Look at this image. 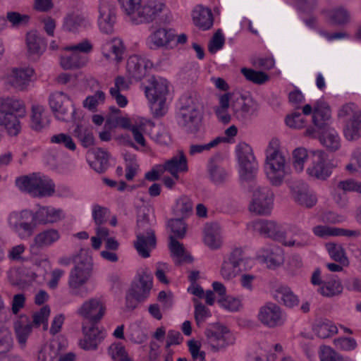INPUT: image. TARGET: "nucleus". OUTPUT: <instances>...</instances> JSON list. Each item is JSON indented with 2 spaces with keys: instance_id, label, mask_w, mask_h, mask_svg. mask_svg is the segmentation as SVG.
I'll use <instances>...</instances> for the list:
<instances>
[{
  "instance_id": "f257e3e1",
  "label": "nucleus",
  "mask_w": 361,
  "mask_h": 361,
  "mask_svg": "<svg viewBox=\"0 0 361 361\" xmlns=\"http://www.w3.org/2000/svg\"><path fill=\"white\" fill-rule=\"evenodd\" d=\"M129 21L135 25L149 24L157 20L166 8L161 0H118Z\"/></svg>"
},
{
  "instance_id": "f03ea898",
  "label": "nucleus",
  "mask_w": 361,
  "mask_h": 361,
  "mask_svg": "<svg viewBox=\"0 0 361 361\" xmlns=\"http://www.w3.org/2000/svg\"><path fill=\"white\" fill-rule=\"evenodd\" d=\"M289 171L287 158L280 149L279 140H271L266 149L265 173L267 179L272 185H281Z\"/></svg>"
},
{
  "instance_id": "7ed1b4c3",
  "label": "nucleus",
  "mask_w": 361,
  "mask_h": 361,
  "mask_svg": "<svg viewBox=\"0 0 361 361\" xmlns=\"http://www.w3.org/2000/svg\"><path fill=\"white\" fill-rule=\"evenodd\" d=\"M26 114L23 101L12 97L0 98V126H3L9 135L16 136L20 131L19 118Z\"/></svg>"
},
{
  "instance_id": "20e7f679",
  "label": "nucleus",
  "mask_w": 361,
  "mask_h": 361,
  "mask_svg": "<svg viewBox=\"0 0 361 361\" xmlns=\"http://www.w3.org/2000/svg\"><path fill=\"white\" fill-rule=\"evenodd\" d=\"M180 108L177 115L178 126L188 134H195L202 126V115L197 99L190 95L180 99Z\"/></svg>"
},
{
  "instance_id": "39448f33",
  "label": "nucleus",
  "mask_w": 361,
  "mask_h": 361,
  "mask_svg": "<svg viewBox=\"0 0 361 361\" xmlns=\"http://www.w3.org/2000/svg\"><path fill=\"white\" fill-rule=\"evenodd\" d=\"M16 185L20 190L37 197H51L55 192L52 180L39 173L19 177L16 180Z\"/></svg>"
},
{
  "instance_id": "423d86ee",
  "label": "nucleus",
  "mask_w": 361,
  "mask_h": 361,
  "mask_svg": "<svg viewBox=\"0 0 361 361\" xmlns=\"http://www.w3.org/2000/svg\"><path fill=\"white\" fill-rule=\"evenodd\" d=\"M91 275L90 256L83 257L71 271L68 278L69 293L72 295L84 298L87 293L81 290V287L89 280Z\"/></svg>"
},
{
  "instance_id": "0eeeda50",
  "label": "nucleus",
  "mask_w": 361,
  "mask_h": 361,
  "mask_svg": "<svg viewBox=\"0 0 361 361\" xmlns=\"http://www.w3.org/2000/svg\"><path fill=\"white\" fill-rule=\"evenodd\" d=\"M240 165V177L242 181H252L256 176L258 164L252 147L245 142H240L236 147Z\"/></svg>"
},
{
  "instance_id": "6e6552de",
  "label": "nucleus",
  "mask_w": 361,
  "mask_h": 361,
  "mask_svg": "<svg viewBox=\"0 0 361 361\" xmlns=\"http://www.w3.org/2000/svg\"><path fill=\"white\" fill-rule=\"evenodd\" d=\"M49 104L56 119L68 122L73 118L74 105L70 97L63 92L56 91L50 94Z\"/></svg>"
},
{
  "instance_id": "1a4fd4ad",
  "label": "nucleus",
  "mask_w": 361,
  "mask_h": 361,
  "mask_svg": "<svg viewBox=\"0 0 361 361\" xmlns=\"http://www.w3.org/2000/svg\"><path fill=\"white\" fill-rule=\"evenodd\" d=\"M134 246L138 254L144 258L149 257L150 252L156 246L154 231L145 219L137 221V240Z\"/></svg>"
},
{
  "instance_id": "9d476101",
  "label": "nucleus",
  "mask_w": 361,
  "mask_h": 361,
  "mask_svg": "<svg viewBox=\"0 0 361 361\" xmlns=\"http://www.w3.org/2000/svg\"><path fill=\"white\" fill-rule=\"evenodd\" d=\"M274 205V193L268 187H259L252 195L249 211L259 216L271 214Z\"/></svg>"
},
{
  "instance_id": "9b49d317",
  "label": "nucleus",
  "mask_w": 361,
  "mask_h": 361,
  "mask_svg": "<svg viewBox=\"0 0 361 361\" xmlns=\"http://www.w3.org/2000/svg\"><path fill=\"white\" fill-rule=\"evenodd\" d=\"M106 310V305L104 298L94 297L84 301L77 310V314L92 324H97L104 317Z\"/></svg>"
},
{
  "instance_id": "f8f14e48",
  "label": "nucleus",
  "mask_w": 361,
  "mask_h": 361,
  "mask_svg": "<svg viewBox=\"0 0 361 361\" xmlns=\"http://www.w3.org/2000/svg\"><path fill=\"white\" fill-rule=\"evenodd\" d=\"M207 341L212 350L217 352L234 344L235 337L228 329L215 324L206 331Z\"/></svg>"
},
{
  "instance_id": "ddd939ff",
  "label": "nucleus",
  "mask_w": 361,
  "mask_h": 361,
  "mask_svg": "<svg viewBox=\"0 0 361 361\" xmlns=\"http://www.w3.org/2000/svg\"><path fill=\"white\" fill-rule=\"evenodd\" d=\"M311 165L307 168L309 176L319 180H326L331 174L330 164L327 162L328 157L322 150L312 151L310 154Z\"/></svg>"
},
{
  "instance_id": "4468645a",
  "label": "nucleus",
  "mask_w": 361,
  "mask_h": 361,
  "mask_svg": "<svg viewBox=\"0 0 361 361\" xmlns=\"http://www.w3.org/2000/svg\"><path fill=\"white\" fill-rule=\"evenodd\" d=\"M82 337L78 341L79 347L84 350H96L99 345L106 337V333L104 330L99 329L92 324L90 326L82 324Z\"/></svg>"
},
{
  "instance_id": "2eb2a0df",
  "label": "nucleus",
  "mask_w": 361,
  "mask_h": 361,
  "mask_svg": "<svg viewBox=\"0 0 361 361\" xmlns=\"http://www.w3.org/2000/svg\"><path fill=\"white\" fill-rule=\"evenodd\" d=\"M31 219H33V214L30 211L13 212L8 217V224L20 238H24L32 233L34 225L30 222Z\"/></svg>"
},
{
  "instance_id": "dca6fc26",
  "label": "nucleus",
  "mask_w": 361,
  "mask_h": 361,
  "mask_svg": "<svg viewBox=\"0 0 361 361\" xmlns=\"http://www.w3.org/2000/svg\"><path fill=\"white\" fill-rule=\"evenodd\" d=\"M247 228L252 233H257L276 240L282 241L284 238V233L280 226L271 220L258 219L250 221L247 224Z\"/></svg>"
},
{
  "instance_id": "f3484780",
  "label": "nucleus",
  "mask_w": 361,
  "mask_h": 361,
  "mask_svg": "<svg viewBox=\"0 0 361 361\" xmlns=\"http://www.w3.org/2000/svg\"><path fill=\"white\" fill-rule=\"evenodd\" d=\"M92 49V44L87 39H84L75 45L67 47L66 50L71 51L72 54L68 56L61 58V66L65 69L79 68L83 66L85 62L80 58L79 54H87Z\"/></svg>"
},
{
  "instance_id": "a211bd4d",
  "label": "nucleus",
  "mask_w": 361,
  "mask_h": 361,
  "mask_svg": "<svg viewBox=\"0 0 361 361\" xmlns=\"http://www.w3.org/2000/svg\"><path fill=\"white\" fill-rule=\"evenodd\" d=\"M153 127V123L143 118L135 119L133 122L126 116L119 117V126L130 130L135 141L140 145L145 147L146 140L143 136L147 133V127Z\"/></svg>"
},
{
  "instance_id": "6ab92c4d",
  "label": "nucleus",
  "mask_w": 361,
  "mask_h": 361,
  "mask_svg": "<svg viewBox=\"0 0 361 361\" xmlns=\"http://www.w3.org/2000/svg\"><path fill=\"white\" fill-rule=\"evenodd\" d=\"M257 317L264 325L270 328L281 326L285 321V316L281 308L272 302L261 307Z\"/></svg>"
},
{
  "instance_id": "aec40b11",
  "label": "nucleus",
  "mask_w": 361,
  "mask_h": 361,
  "mask_svg": "<svg viewBox=\"0 0 361 361\" xmlns=\"http://www.w3.org/2000/svg\"><path fill=\"white\" fill-rule=\"evenodd\" d=\"M256 257L270 269L279 267L284 260L281 248L273 245H267L261 247L257 251Z\"/></svg>"
},
{
  "instance_id": "412c9836",
  "label": "nucleus",
  "mask_w": 361,
  "mask_h": 361,
  "mask_svg": "<svg viewBox=\"0 0 361 361\" xmlns=\"http://www.w3.org/2000/svg\"><path fill=\"white\" fill-rule=\"evenodd\" d=\"M59 238L60 234L57 230L54 228L44 230L34 237L30 245V251L32 255H37L42 249L51 246Z\"/></svg>"
},
{
  "instance_id": "4be33fe9",
  "label": "nucleus",
  "mask_w": 361,
  "mask_h": 361,
  "mask_svg": "<svg viewBox=\"0 0 361 361\" xmlns=\"http://www.w3.org/2000/svg\"><path fill=\"white\" fill-rule=\"evenodd\" d=\"M153 286V278L147 268L140 269L137 273V281L130 289L139 298L145 300L149 295Z\"/></svg>"
},
{
  "instance_id": "5701e85b",
  "label": "nucleus",
  "mask_w": 361,
  "mask_h": 361,
  "mask_svg": "<svg viewBox=\"0 0 361 361\" xmlns=\"http://www.w3.org/2000/svg\"><path fill=\"white\" fill-rule=\"evenodd\" d=\"M161 169V170L169 172L176 180H178L180 173H187L189 169L188 159L184 152L178 150L176 154L162 164Z\"/></svg>"
},
{
  "instance_id": "b1692460",
  "label": "nucleus",
  "mask_w": 361,
  "mask_h": 361,
  "mask_svg": "<svg viewBox=\"0 0 361 361\" xmlns=\"http://www.w3.org/2000/svg\"><path fill=\"white\" fill-rule=\"evenodd\" d=\"M292 195L298 204L306 208L314 207L317 202L316 195L304 183H299L293 186Z\"/></svg>"
},
{
  "instance_id": "393cba45",
  "label": "nucleus",
  "mask_w": 361,
  "mask_h": 361,
  "mask_svg": "<svg viewBox=\"0 0 361 361\" xmlns=\"http://www.w3.org/2000/svg\"><path fill=\"white\" fill-rule=\"evenodd\" d=\"M152 63L148 59L138 55L130 56L127 61L126 70L129 76L135 80H141Z\"/></svg>"
},
{
  "instance_id": "a878e982",
  "label": "nucleus",
  "mask_w": 361,
  "mask_h": 361,
  "mask_svg": "<svg viewBox=\"0 0 361 361\" xmlns=\"http://www.w3.org/2000/svg\"><path fill=\"white\" fill-rule=\"evenodd\" d=\"M99 13L98 23L100 30L106 34L111 33L116 22L115 8L106 1H102L99 4Z\"/></svg>"
},
{
  "instance_id": "bb28decb",
  "label": "nucleus",
  "mask_w": 361,
  "mask_h": 361,
  "mask_svg": "<svg viewBox=\"0 0 361 361\" xmlns=\"http://www.w3.org/2000/svg\"><path fill=\"white\" fill-rule=\"evenodd\" d=\"M34 70L31 68H14L8 75V83L18 90H25L28 87Z\"/></svg>"
},
{
  "instance_id": "cd10ccee",
  "label": "nucleus",
  "mask_w": 361,
  "mask_h": 361,
  "mask_svg": "<svg viewBox=\"0 0 361 361\" xmlns=\"http://www.w3.org/2000/svg\"><path fill=\"white\" fill-rule=\"evenodd\" d=\"M175 37L173 30L159 27L151 33L147 38V42L151 49H159L168 47Z\"/></svg>"
},
{
  "instance_id": "c85d7f7f",
  "label": "nucleus",
  "mask_w": 361,
  "mask_h": 361,
  "mask_svg": "<svg viewBox=\"0 0 361 361\" xmlns=\"http://www.w3.org/2000/svg\"><path fill=\"white\" fill-rule=\"evenodd\" d=\"M168 92L169 85L166 79L156 76L149 79V85L145 87V94L149 100L166 97Z\"/></svg>"
},
{
  "instance_id": "c756f323",
  "label": "nucleus",
  "mask_w": 361,
  "mask_h": 361,
  "mask_svg": "<svg viewBox=\"0 0 361 361\" xmlns=\"http://www.w3.org/2000/svg\"><path fill=\"white\" fill-rule=\"evenodd\" d=\"M63 218V210L53 207H42L33 214V220L42 224L56 223Z\"/></svg>"
},
{
  "instance_id": "7c9ffc66",
  "label": "nucleus",
  "mask_w": 361,
  "mask_h": 361,
  "mask_svg": "<svg viewBox=\"0 0 361 361\" xmlns=\"http://www.w3.org/2000/svg\"><path fill=\"white\" fill-rule=\"evenodd\" d=\"M32 324L28 316L21 314L14 323L16 339L22 348H25L27 338L32 333Z\"/></svg>"
},
{
  "instance_id": "2f4dec72",
  "label": "nucleus",
  "mask_w": 361,
  "mask_h": 361,
  "mask_svg": "<svg viewBox=\"0 0 361 361\" xmlns=\"http://www.w3.org/2000/svg\"><path fill=\"white\" fill-rule=\"evenodd\" d=\"M331 120V110L325 104L317 103L314 106L312 116L313 123L317 130H324L329 128Z\"/></svg>"
},
{
  "instance_id": "473e14b6",
  "label": "nucleus",
  "mask_w": 361,
  "mask_h": 361,
  "mask_svg": "<svg viewBox=\"0 0 361 361\" xmlns=\"http://www.w3.org/2000/svg\"><path fill=\"white\" fill-rule=\"evenodd\" d=\"M192 20L196 26L203 30H209L213 25V17L210 9L197 6L192 11Z\"/></svg>"
},
{
  "instance_id": "72a5a7b5",
  "label": "nucleus",
  "mask_w": 361,
  "mask_h": 361,
  "mask_svg": "<svg viewBox=\"0 0 361 361\" xmlns=\"http://www.w3.org/2000/svg\"><path fill=\"white\" fill-rule=\"evenodd\" d=\"M90 25L88 18L82 13L72 12L68 13L63 19V28L69 32H75L80 28Z\"/></svg>"
},
{
  "instance_id": "f704fd0d",
  "label": "nucleus",
  "mask_w": 361,
  "mask_h": 361,
  "mask_svg": "<svg viewBox=\"0 0 361 361\" xmlns=\"http://www.w3.org/2000/svg\"><path fill=\"white\" fill-rule=\"evenodd\" d=\"M50 123L49 116L44 106L34 105L32 107L30 126L35 131H41L49 126Z\"/></svg>"
},
{
  "instance_id": "c9c22d12",
  "label": "nucleus",
  "mask_w": 361,
  "mask_h": 361,
  "mask_svg": "<svg viewBox=\"0 0 361 361\" xmlns=\"http://www.w3.org/2000/svg\"><path fill=\"white\" fill-rule=\"evenodd\" d=\"M204 243L212 250H217L222 245L220 228L216 224H207L204 229Z\"/></svg>"
},
{
  "instance_id": "e433bc0d",
  "label": "nucleus",
  "mask_w": 361,
  "mask_h": 361,
  "mask_svg": "<svg viewBox=\"0 0 361 361\" xmlns=\"http://www.w3.org/2000/svg\"><path fill=\"white\" fill-rule=\"evenodd\" d=\"M26 44L28 51L31 54H41L46 48L43 38L36 31L27 32Z\"/></svg>"
},
{
  "instance_id": "4c0bfd02",
  "label": "nucleus",
  "mask_w": 361,
  "mask_h": 361,
  "mask_svg": "<svg viewBox=\"0 0 361 361\" xmlns=\"http://www.w3.org/2000/svg\"><path fill=\"white\" fill-rule=\"evenodd\" d=\"M193 212V203L192 200L186 195L178 197L173 207V212L175 215L181 218H186L191 215Z\"/></svg>"
},
{
  "instance_id": "58836bf2",
  "label": "nucleus",
  "mask_w": 361,
  "mask_h": 361,
  "mask_svg": "<svg viewBox=\"0 0 361 361\" xmlns=\"http://www.w3.org/2000/svg\"><path fill=\"white\" fill-rule=\"evenodd\" d=\"M343 134L350 141L357 140L361 137V114L355 118L346 121Z\"/></svg>"
},
{
  "instance_id": "ea45409f",
  "label": "nucleus",
  "mask_w": 361,
  "mask_h": 361,
  "mask_svg": "<svg viewBox=\"0 0 361 361\" xmlns=\"http://www.w3.org/2000/svg\"><path fill=\"white\" fill-rule=\"evenodd\" d=\"M318 131L322 134L320 140L326 148L336 151L340 147V137L334 129L328 128L326 130Z\"/></svg>"
},
{
  "instance_id": "a19ab883",
  "label": "nucleus",
  "mask_w": 361,
  "mask_h": 361,
  "mask_svg": "<svg viewBox=\"0 0 361 361\" xmlns=\"http://www.w3.org/2000/svg\"><path fill=\"white\" fill-rule=\"evenodd\" d=\"M275 299L288 307H293L298 304V297L288 287H279L274 294Z\"/></svg>"
},
{
  "instance_id": "79ce46f5",
  "label": "nucleus",
  "mask_w": 361,
  "mask_h": 361,
  "mask_svg": "<svg viewBox=\"0 0 361 361\" xmlns=\"http://www.w3.org/2000/svg\"><path fill=\"white\" fill-rule=\"evenodd\" d=\"M314 331L318 337L326 338L337 334L338 329L332 322L325 319L317 322Z\"/></svg>"
},
{
  "instance_id": "37998d69",
  "label": "nucleus",
  "mask_w": 361,
  "mask_h": 361,
  "mask_svg": "<svg viewBox=\"0 0 361 361\" xmlns=\"http://www.w3.org/2000/svg\"><path fill=\"white\" fill-rule=\"evenodd\" d=\"M327 18L332 24L343 25L350 22V15L345 8L338 7L329 11Z\"/></svg>"
},
{
  "instance_id": "c03bdc74",
  "label": "nucleus",
  "mask_w": 361,
  "mask_h": 361,
  "mask_svg": "<svg viewBox=\"0 0 361 361\" xmlns=\"http://www.w3.org/2000/svg\"><path fill=\"white\" fill-rule=\"evenodd\" d=\"M343 291V286L339 280L331 279L325 281L323 285L319 288L318 292L325 297H334Z\"/></svg>"
},
{
  "instance_id": "a18cd8bd",
  "label": "nucleus",
  "mask_w": 361,
  "mask_h": 361,
  "mask_svg": "<svg viewBox=\"0 0 361 361\" xmlns=\"http://www.w3.org/2000/svg\"><path fill=\"white\" fill-rule=\"evenodd\" d=\"M325 246L329 255L334 261L344 266L348 265V259L341 245L335 243H328Z\"/></svg>"
},
{
  "instance_id": "49530a36",
  "label": "nucleus",
  "mask_w": 361,
  "mask_h": 361,
  "mask_svg": "<svg viewBox=\"0 0 361 361\" xmlns=\"http://www.w3.org/2000/svg\"><path fill=\"white\" fill-rule=\"evenodd\" d=\"M94 153L95 159L91 166L98 173L104 172L109 166V154L101 148L96 149Z\"/></svg>"
},
{
  "instance_id": "de8ad7c7",
  "label": "nucleus",
  "mask_w": 361,
  "mask_h": 361,
  "mask_svg": "<svg viewBox=\"0 0 361 361\" xmlns=\"http://www.w3.org/2000/svg\"><path fill=\"white\" fill-rule=\"evenodd\" d=\"M233 111L236 118L239 120H244L247 118L251 111V106L243 97L236 98L231 105Z\"/></svg>"
},
{
  "instance_id": "09e8293b",
  "label": "nucleus",
  "mask_w": 361,
  "mask_h": 361,
  "mask_svg": "<svg viewBox=\"0 0 361 361\" xmlns=\"http://www.w3.org/2000/svg\"><path fill=\"white\" fill-rule=\"evenodd\" d=\"M74 134L83 147H89L94 145V138L91 129L82 125H78L74 130Z\"/></svg>"
},
{
  "instance_id": "8fccbe9b",
  "label": "nucleus",
  "mask_w": 361,
  "mask_h": 361,
  "mask_svg": "<svg viewBox=\"0 0 361 361\" xmlns=\"http://www.w3.org/2000/svg\"><path fill=\"white\" fill-rule=\"evenodd\" d=\"M207 171L211 180L216 184L224 182L228 177L226 170L214 161L209 162Z\"/></svg>"
},
{
  "instance_id": "3c124183",
  "label": "nucleus",
  "mask_w": 361,
  "mask_h": 361,
  "mask_svg": "<svg viewBox=\"0 0 361 361\" xmlns=\"http://www.w3.org/2000/svg\"><path fill=\"white\" fill-rule=\"evenodd\" d=\"M240 72L247 80L257 85L264 84L269 80V76L262 71H257L251 68H243Z\"/></svg>"
},
{
  "instance_id": "603ef678",
  "label": "nucleus",
  "mask_w": 361,
  "mask_h": 361,
  "mask_svg": "<svg viewBox=\"0 0 361 361\" xmlns=\"http://www.w3.org/2000/svg\"><path fill=\"white\" fill-rule=\"evenodd\" d=\"M50 307L48 305H44L39 310L36 311L32 314V322H31L33 326L39 327L41 324L43 325V329L47 330L48 329V319L50 315Z\"/></svg>"
},
{
  "instance_id": "864d4df0",
  "label": "nucleus",
  "mask_w": 361,
  "mask_h": 361,
  "mask_svg": "<svg viewBox=\"0 0 361 361\" xmlns=\"http://www.w3.org/2000/svg\"><path fill=\"white\" fill-rule=\"evenodd\" d=\"M227 138L224 137H216L209 142L203 145H191L189 147V154L194 156L200 154L204 151H209L211 149L217 147L220 143L226 142Z\"/></svg>"
},
{
  "instance_id": "5fc2aeb1",
  "label": "nucleus",
  "mask_w": 361,
  "mask_h": 361,
  "mask_svg": "<svg viewBox=\"0 0 361 361\" xmlns=\"http://www.w3.org/2000/svg\"><path fill=\"white\" fill-rule=\"evenodd\" d=\"M240 272V268L224 259L220 268V275L225 281H231Z\"/></svg>"
},
{
  "instance_id": "6e6d98bb",
  "label": "nucleus",
  "mask_w": 361,
  "mask_h": 361,
  "mask_svg": "<svg viewBox=\"0 0 361 361\" xmlns=\"http://www.w3.org/2000/svg\"><path fill=\"white\" fill-rule=\"evenodd\" d=\"M361 114V109L354 103L350 102L343 104L338 111L339 118L346 121L355 118Z\"/></svg>"
},
{
  "instance_id": "4d7b16f0",
  "label": "nucleus",
  "mask_w": 361,
  "mask_h": 361,
  "mask_svg": "<svg viewBox=\"0 0 361 361\" xmlns=\"http://www.w3.org/2000/svg\"><path fill=\"white\" fill-rule=\"evenodd\" d=\"M109 355L115 361H132L125 350L123 345L120 343H113L108 350Z\"/></svg>"
},
{
  "instance_id": "13d9d810",
  "label": "nucleus",
  "mask_w": 361,
  "mask_h": 361,
  "mask_svg": "<svg viewBox=\"0 0 361 361\" xmlns=\"http://www.w3.org/2000/svg\"><path fill=\"white\" fill-rule=\"evenodd\" d=\"M168 226L173 233V236L178 238H183L186 233L187 226L183 218L173 219L169 221Z\"/></svg>"
},
{
  "instance_id": "bf43d9fd",
  "label": "nucleus",
  "mask_w": 361,
  "mask_h": 361,
  "mask_svg": "<svg viewBox=\"0 0 361 361\" xmlns=\"http://www.w3.org/2000/svg\"><path fill=\"white\" fill-rule=\"evenodd\" d=\"M293 166L297 171H302L304 165L310 155L306 149L300 147L293 151Z\"/></svg>"
},
{
  "instance_id": "052dcab7",
  "label": "nucleus",
  "mask_w": 361,
  "mask_h": 361,
  "mask_svg": "<svg viewBox=\"0 0 361 361\" xmlns=\"http://www.w3.org/2000/svg\"><path fill=\"white\" fill-rule=\"evenodd\" d=\"M192 301L195 304V319L197 324L200 326L207 317L211 316L210 311L198 299L193 298Z\"/></svg>"
},
{
  "instance_id": "680f3d73",
  "label": "nucleus",
  "mask_w": 361,
  "mask_h": 361,
  "mask_svg": "<svg viewBox=\"0 0 361 361\" xmlns=\"http://www.w3.org/2000/svg\"><path fill=\"white\" fill-rule=\"evenodd\" d=\"M283 244L288 247H295L297 248H303L311 243L310 236L306 233H302L300 235H295L292 240H286L284 238L282 240Z\"/></svg>"
},
{
  "instance_id": "e2e57ef3",
  "label": "nucleus",
  "mask_w": 361,
  "mask_h": 361,
  "mask_svg": "<svg viewBox=\"0 0 361 361\" xmlns=\"http://www.w3.org/2000/svg\"><path fill=\"white\" fill-rule=\"evenodd\" d=\"M51 142L63 146L66 149L74 151L76 145L72 137L65 133H59L53 135L50 139Z\"/></svg>"
},
{
  "instance_id": "0e129e2a",
  "label": "nucleus",
  "mask_w": 361,
  "mask_h": 361,
  "mask_svg": "<svg viewBox=\"0 0 361 361\" xmlns=\"http://www.w3.org/2000/svg\"><path fill=\"white\" fill-rule=\"evenodd\" d=\"M106 46L111 50V54L114 56V59L115 61L117 62L121 61L123 58L122 56L125 51V47L121 39L115 38L110 42H108Z\"/></svg>"
},
{
  "instance_id": "69168bd1",
  "label": "nucleus",
  "mask_w": 361,
  "mask_h": 361,
  "mask_svg": "<svg viewBox=\"0 0 361 361\" xmlns=\"http://www.w3.org/2000/svg\"><path fill=\"white\" fill-rule=\"evenodd\" d=\"M105 99V94L100 90L95 92L94 95L88 96L83 101V106L91 111H95L97 106L103 103Z\"/></svg>"
},
{
  "instance_id": "338daca9",
  "label": "nucleus",
  "mask_w": 361,
  "mask_h": 361,
  "mask_svg": "<svg viewBox=\"0 0 361 361\" xmlns=\"http://www.w3.org/2000/svg\"><path fill=\"white\" fill-rule=\"evenodd\" d=\"M109 211L107 208L98 204L92 207V217L96 225H103L108 220Z\"/></svg>"
},
{
  "instance_id": "774afa93",
  "label": "nucleus",
  "mask_w": 361,
  "mask_h": 361,
  "mask_svg": "<svg viewBox=\"0 0 361 361\" xmlns=\"http://www.w3.org/2000/svg\"><path fill=\"white\" fill-rule=\"evenodd\" d=\"M319 357L321 361H349L338 354L331 348L326 345L321 347Z\"/></svg>"
}]
</instances>
